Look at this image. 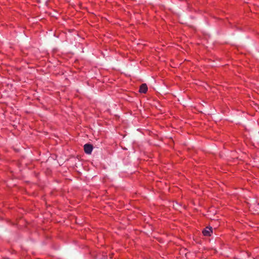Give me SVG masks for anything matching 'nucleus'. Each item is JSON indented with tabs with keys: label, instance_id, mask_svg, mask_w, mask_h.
<instances>
[{
	"label": "nucleus",
	"instance_id": "obj_1",
	"mask_svg": "<svg viewBox=\"0 0 259 259\" xmlns=\"http://www.w3.org/2000/svg\"><path fill=\"white\" fill-rule=\"evenodd\" d=\"M93 147L92 145L90 144H85L84 145V150L85 153L88 154H91L93 150Z\"/></svg>",
	"mask_w": 259,
	"mask_h": 259
},
{
	"label": "nucleus",
	"instance_id": "obj_2",
	"mask_svg": "<svg viewBox=\"0 0 259 259\" xmlns=\"http://www.w3.org/2000/svg\"><path fill=\"white\" fill-rule=\"evenodd\" d=\"M202 234L204 236H210V227H207L202 231Z\"/></svg>",
	"mask_w": 259,
	"mask_h": 259
},
{
	"label": "nucleus",
	"instance_id": "obj_3",
	"mask_svg": "<svg viewBox=\"0 0 259 259\" xmlns=\"http://www.w3.org/2000/svg\"><path fill=\"white\" fill-rule=\"evenodd\" d=\"M148 88L146 83H143L140 88L139 91L142 93H146L147 91Z\"/></svg>",
	"mask_w": 259,
	"mask_h": 259
}]
</instances>
